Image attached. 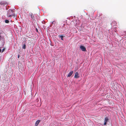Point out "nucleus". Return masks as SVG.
<instances>
[{
  "label": "nucleus",
  "mask_w": 126,
  "mask_h": 126,
  "mask_svg": "<svg viewBox=\"0 0 126 126\" xmlns=\"http://www.w3.org/2000/svg\"><path fill=\"white\" fill-rule=\"evenodd\" d=\"M7 16L8 17H11L12 16H15L13 10H9L7 13Z\"/></svg>",
  "instance_id": "1"
},
{
  "label": "nucleus",
  "mask_w": 126,
  "mask_h": 126,
  "mask_svg": "<svg viewBox=\"0 0 126 126\" xmlns=\"http://www.w3.org/2000/svg\"><path fill=\"white\" fill-rule=\"evenodd\" d=\"M80 48L81 49L82 51H86V48L85 47L83 46H80Z\"/></svg>",
  "instance_id": "2"
},
{
  "label": "nucleus",
  "mask_w": 126,
  "mask_h": 126,
  "mask_svg": "<svg viewBox=\"0 0 126 126\" xmlns=\"http://www.w3.org/2000/svg\"><path fill=\"white\" fill-rule=\"evenodd\" d=\"M108 120V119L107 117H106L105 118L104 120V125H106L107 124V122Z\"/></svg>",
  "instance_id": "3"
},
{
  "label": "nucleus",
  "mask_w": 126,
  "mask_h": 126,
  "mask_svg": "<svg viewBox=\"0 0 126 126\" xmlns=\"http://www.w3.org/2000/svg\"><path fill=\"white\" fill-rule=\"evenodd\" d=\"M79 73L78 72H76L74 78H79Z\"/></svg>",
  "instance_id": "4"
},
{
  "label": "nucleus",
  "mask_w": 126,
  "mask_h": 126,
  "mask_svg": "<svg viewBox=\"0 0 126 126\" xmlns=\"http://www.w3.org/2000/svg\"><path fill=\"white\" fill-rule=\"evenodd\" d=\"M40 121V120H37L35 123V126H37L38 125Z\"/></svg>",
  "instance_id": "5"
},
{
  "label": "nucleus",
  "mask_w": 126,
  "mask_h": 126,
  "mask_svg": "<svg viewBox=\"0 0 126 126\" xmlns=\"http://www.w3.org/2000/svg\"><path fill=\"white\" fill-rule=\"evenodd\" d=\"M73 71H72L70 72L68 74V75L67 76V77H70L73 74Z\"/></svg>",
  "instance_id": "6"
},
{
  "label": "nucleus",
  "mask_w": 126,
  "mask_h": 126,
  "mask_svg": "<svg viewBox=\"0 0 126 126\" xmlns=\"http://www.w3.org/2000/svg\"><path fill=\"white\" fill-rule=\"evenodd\" d=\"M30 16L33 20H34L35 19L34 16L32 13L30 14Z\"/></svg>",
  "instance_id": "7"
},
{
  "label": "nucleus",
  "mask_w": 126,
  "mask_h": 126,
  "mask_svg": "<svg viewBox=\"0 0 126 126\" xmlns=\"http://www.w3.org/2000/svg\"><path fill=\"white\" fill-rule=\"evenodd\" d=\"M59 37L60 38H61V39L62 40H63V38L64 37V36L62 35V34H60L59 35Z\"/></svg>",
  "instance_id": "8"
},
{
  "label": "nucleus",
  "mask_w": 126,
  "mask_h": 126,
  "mask_svg": "<svg viewBox=\"0 0 126 126\" xmlns=\"http://www.w3.org/2000/svg\"><path fill=\"white\" fill-rule=\"evenodd\" d=\"M22 48H23L24 49H25L26 48V45L25 44H24V45H23Z\"/></svg>",
  "instance_id": "9"
},
{
  "label": "nucleus",
  "mask_w": 126,
  "mask_h": 126,
  "mask_svg": "<svg viewBox=\"0 0 126 126\" xmlns=\"http://www.w3.org/2000/svg\"><path fill=\"white\" fill-rule=\"evenodd\" d=\"M5 22L6 23H8L9 22V21L8 20H5Z\"/></svg>",
  "instance_id": "10"
},
{
  "label": "nucleus",
  "mask_w": 126,
  "mask_h": 126,
  "mask_svg": "<svg viewBox=\"0 0 126 126\" xmlns=\"http://www.w3.org/2000/svg\"><path fill=\"white\" fill-rule=\"evenodd\" d=\"M23 9L24 10V11H25V10H26V11H27V9H25V8H24V7H23Z\"/></svg>",
  "instance_id": "11"
},
{
  "label": "nucleus",
  "mask_w": 126,
  "mask_h": 126,
  "mask_svg": "<svg viewBox=\"0 0 126 126\" xmlns=\"http://www.w3.org/2000/svg\"><path fill=\"white\" fill-rule=\"evenodd\" d=\"M4 50V49H2V52H3Z\"/></svg>",
  "instance_id": "12"
},
{
  "label": "nucleus",
  "mask_w": 126,
  "mask_h": 126,
  "mask_svg": "<svg viewBox=\"0 0 126 126\" xmlns=\"http://www.w3.org/2000/svg\"><path fill=\"white\" fill-rule=\"evenodd\" d=\"M19 57H20L19 55H18V58H19Z\"/></svg>",
  "instance_id": "13"
},
{
  "label": "nucleus",
  "mask_w": 126,
  "mask_h": 126,
  "mask_svg": "<svg viewBox=\"0 0 126 126\" xmlns=\"http://www.w3.org/2000/svg\"><path fill=\"white\" fill-rule=\"evenodd\" d=\"M36 30L38 32V30H37V29H36Z\"/></svg>",
  "instance_id": "14"
},
{
  "label": "nucleus",
  "mask_w": 126,
  "mask_h": 126,
  "mask_svg": "<svg viewBox=\"0 0 126 126\" xmlns=\"http://www.w3.org/2000/svg\"><path fill=\"white\" fill-rule=\"evenodd\" d=\"M1 49H0V52H1Z\"/></svg>",
  "instance_id": "15"
},
{
  "label": "nucleus",
  "mask_w": 126,
  "mask_h": 126,
  "mask_svg": "<svg viewBox=\"0 0 126 126\" xmlns=\"http://www.w3.org/2000/svg\"><path fill=\"white\" fill-rule=\"evenodd\" d=\"M1 59V57H0V61Z\"/></svg>",
  "instance_id": "16"
},
{
  "label": "nucleus",
  "mask_w": 126,
  "mask_h": 126,
  "mask_svg": "<svg viewBox=\"0 0 126 126\" xmlns=\"http://www.w3.org/2000/svg\"><path fill=\"white\" fill-rule=\"evenodd\" d=\"M52 23L53 24V22H52Z\"/></svg>",
  "instance_id": "17"
}]
</instances>
